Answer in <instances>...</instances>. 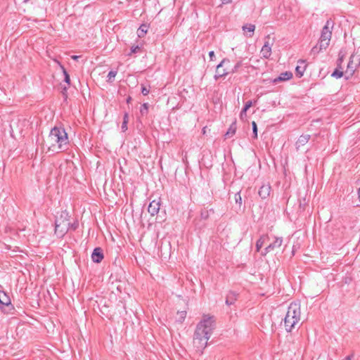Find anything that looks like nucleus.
Masks as SVG:
<instances>
[{
	"label": "nucleus",
	"instance_id": "obj_1",
	"mask_svg": "<svg viewBox=\"0 0 360 360\" xmlns=\"http://www.w3.org/2000/svg\"><path fill=\"white\" fill-rule=\"evenodd\" d=\"M215 328V319L214 316L204 314L202 320L197 324L193 335V345L200 353L207 347V341L210 338Z\"/></svg>",
	"mask_w": 360,
	"mask_h": 360
},
{
	"label": "nucleus",
	"instance_id": "obj_2",
	"mask_svg": "<svg viewBox=\"0 0 360 360\" xmlns=\"http://www.w3.org/2000/svg\"><path fill=\"white\" fill-rule=\"evenodd\" d=\"M69 145L68 134L62 127H54L45 141L48 150L56 153L67 150Z\"/></svg>",
	"mask_w": 360,
	"mask_h": 360
},
{
	"label": "nucleus",
	"instance_id": "obj_3",
	"mask_svg": "<svg viewBox=\"0 0 360 360\" xmlns=\"http://www.w3.org/2000/svg\"><path fill=\"white\" fill-rule=\"evenodd\" d=\"M300 317V304L297 302H292L284 318V327L287 332H290L299 323Z\"/></svg>",
	"mask_w": 360,
	"mask_h": 360
},
{
	"label": "nucleus",
	"instance_id": "obj_4",
	"mask_svg": "<svg viewBox=\"0 0 360 360\" xmlns=\"http://www.w3.org/2000/svg\"><path fill=\"white\" fill-rule=\"evenodd\" d=\"M70 222L69 221L68 213L62 212L60 217L57 218L55 221V233L59 237H63L69 230Z\"/></svg>",
	"mask_w": 360,
	"mask_h": 360
},
{
	"label": "nucleus",
	"instance_id": "obj_5",
	"mask_svg": "<svg viewBox=\"0 0 360 360\" xmlns=\"http://www.w3.org/2000/svg\"><path fill=\"white\" fill-rule=\"evenodd\" d=\"M333 27V22L331 20H328L321 30V37L318 41L321 49H326L328 47L332 37Z\"/></svg>",
	"mask_w": 360,
	"mask_h": 360
},
{
	"label": "nucleus",
	"instance_id": "obj_6",
	"mask_svg": "<svg viewBox=\"0 0 360 360\" xmlns=\"http://www.w3.org/2000/svg\"><path fill=\"white\" fill-rule=\"evenodd\" d=\"M355 56L351 55L347 64V70L345 72V79H349L354 74L358 66L360 65V58L357 59V63H354Z\"/></svg>",
	"mask_w": 360,
	"mask_h": 360
},
{
	"label": "nucleus",
	"instance_id": "obj_7",
	"mask_svg": "<svg viewBox=\"0 0 360 360\" xmlns=\"http://www.w3.org/2000/svg\"><path fill=\"white\" fill-rule=\"evenodd\" d=\"M282 244L283 238L281 237H274V241L262 251V255L265 256L267 253L280 248Z\"/></svg>",
	"mask_w": 360,
	"mask_h": 360
},
{
	"label": "nucleus",
	"instance_id": "obj_8",
	"mask_svg": "<svg viewBox=\"0 0 360 360\" xmlns=\"http://www.w3.org/2000/svg\"><path fill=\"white\" fill-rule=\"evenodd\" d=\"M229 63V60L228 58H224L221 63L217 66L216 75H214L215 80H217L220 77H225L230 73V71H226V70H221L220 68L224 66V64Z\"/></svg>",
	"mask_w": 360,
	"mask_h": 360
},
{
	"label": "nucleus",
	"instance_id": "obj_9",
	"mask_svg": "<svg viewBox=\"0 0 360 360\" xmlns=\"http://www.w3.org/2000/svg\"><path fill=\"white\" fill-rule=\"evenodd\" d=\"M160 200H154L150 202L148 207V211L150 214V215L155 216V214H157L158 213V212L160 210Z\"/></svg>",
	"mask_w": 360,
	"mask_h": 360
},
{
	"label": "nucleus",
	"instance_id": "obj_10",
	"mask_svg": "<svg viewBox=\"0 0 360 360\" xmlns=\"http://www.w3.org/2000/svg\"><path fill=\"white\" fill-rule=\"evenodd\" d=\"M271 190V186L269 184H263L259 190V192H258L259 195L262 199H266L269 196Z\"/></svg>",
	"mask_w": 360,
	"mask_h": 360
},
{
	"label": "nucleus",
	"instance_id": "obj_11",
	"mask_svg": "<svg viewBox=\"0 0 360 360\" xmlns=\"http://www.w3.org/2000/svg\"><path fill=\"white\" fill-rule=\"evenodd\" d=\"M267 39H269V37H267ZM261 54L263 58H269L271 54V46L269 42V40L266 41L264 46L261 49Z\"/></svg>",
	"mask_w": 360,
	"mask_h": 360
},
{
	"label": "nucleus",
	"instance_id": "obj_12",
	"mask_svg": "<svg viewBox=\"0 0 360 360\" xmlns=\"http://www.w3.org/2000/svg\"><path fill=\"white\" fill-rule=\"evenodd\" d=\"M103 258V250L101 248H96L92 254L91 259L96 263H100Z\"/></svg>",
	"mask_w": 360,
	"mask_h": 360
},
{
	"label": "nucleus",
	"instance_id": "obj_13",
	"mask_svg": "<svg viewBox=\"0 0 360 360\" xmlns=\"http://www.w3.org/2000/svg\"><path fill=\"white\" fill-rule=\"evenodd\" d=\"M343 59H342V57H340L338 58V68L333 71V72L332 73L331 76L336 78V79H339V78H341L342 76L345 75V73L343 72L342 71V68L341 67V63L342 62Z\"/></svg>",
	"mask_w": 360,
	"mask_h": 360
},
{
	"label": "nucleus",
	"instance_id": "obj_14",
	"mask_svg": "<svg viewBox=\"0 0 360 360\" xmlns=\"http://www.w3.org/2000/svg\"><path fill=\"white\" fill-rule=\"evenodd\" d=\"M238 294L235 291H229L226 297V304L231 306L238 300Z\"/></svg>",
	"mask_w": 360,
	"mask_h": 360
},
{
	"label": "nucleus",
	"instance_id": "obj_15",
	"mask_svg": "<svg viewBox=\"0 0 360 360\" xmlns=\"http://www.w3.org/2000/svg\"><path fill=\"white\" fill-rule=\"evenodd\" d=\"M298 63L300 65H298L296 68H295V72H296V75L299 77H301L303 75H304V72L306 70V64H305V60H300L298 61Z\"/></svg>",
	"mask_w": 360,
	"mask_h": 360
},
{
	"label": "nucleus",
	"instance_id": "obj_16",
	"mask_svg": "<svg viewBox=\"0 0 360 360\" xmlns=\"http://www.w3.org/2000/svg\"><path fill=\"white\" fill-rule=\"evenodd\" d=\"M11 304L9 296L4 292L0 291V304L8 306Z\"/></svg>",
	"mask_w": 360,
	"mask_h": 360
},
{
	"label": "nucleus",
	"instance_id": "obj_17",
	"mask_svg": "<svg viewBox=\"0 0 360 360\" xmlns=\"http://www.w3.org/2000/svg\"><path fill=\"white\" fill-rule=\"evenodd\" d=\"M309 139H310V135H309V134L301 135L296 142L297 148H298L300 146L305 145L309 141Z\"/></svg>",
	"mask_w": 360,
	"mask_h": 360
},
{
	"label": "nucleus",
	"instance_id": "obj_18",
	"mask_svg": "<svg viewBox=\"0 0 360 360\" xmlns=\"http://www.w3.org/2000/svg\"><path fill=\"white\" fill-rule=\"evenodd\" d=\"M269 240L267 235H262L256 243V251L259 252L263 245Z\"/></svg>",
	"mask_w": 360,
	"mask_h": 360
},
{
	"label": "nucleus",
	"instance_id": "obj_19",
	"mask_svg": "<svg viewBox=\"0 0 360 360\" xmlns=\"http://www.w3.org/2000/svg\"><path fill=\"white\" fill-rule=\"evenodd\" d=\"M255 30V25L252 24H246L243 26V30L249 32V34H247V36L249 37H252Z\"/></svg>",
	"mask_w": 360,
	"mask_h": 360
},
{
	"label": "nucleus",
	"instance_id": "obj_20",
	"mask_svg": "<svg viewBox=\"0 0 360 360\" xmlns=\"http://www.w3.org/2000/svg\"><path fill=\"white\" fill-rule=\"evenodd\" d=\"M292 77V73L291 72L286 71L285 72H282L280 76L275 79V82L278 81H287L290 79Z\"/></svg>",
	"mask_w": 360,
	"mask_h": 360
},
{
	"label": "nucleus",
	"instance_id": "obj_21",
	"mask_svg": "<svg viewBox=\"0 0 360 360\" xmlns=\"http://www.w3.org/2000/svg\"><path fill=\"white\" fill-rule=\"evenodd\" d=\"M148 26L146 24H142L137 30V35L139 38L143 37L148 32Z\"/></svg>",
	"mask_w": 360,
	"mask_h": 360
},
{
	"label": "nucleus",
	"instance_id": "obj_22",
	"mask_svg": "<svg viewBox=\"0 0 360 360\" xmlns=\"http://www.w3.org/2000/svg\"><path fill=\"white\" fill-rule=\"evenodd\" d=\"M236 122L234 121L229 127L228 131H226L225 136L227 137V138H230L231 136H233L236 131Z\"/></svg>",
	"mask_w": 360,
	"mask_h": 360
},
{
	"label": "nucleus",
	"instance_id": "obj_23",
	"mask_svg": "<svg viewBox=\"0 0 360 360\" xmlns=\"http://www.w3.org/2000/svg\"><path fill=\"white\" fill-rule=\"evenodd\" d=\"M129 121V115L128 113H125L123 118V122L122 124V129L123 131H126L127 129V123Z\"/></svg>",
	"mask_w": 360,
	"mask_h": 360
},
{
	"label": "nucleus",
	"instance_id": "obj_24",
	"mask_svg": "<svg viewBox=\"0 0 360 360\" xmlns=\"http://www.w3.org/2000/svg\"><path fill=\"white\" fill-rule=\"evenodd\" d=\"M148 112V103H145L141 105L140 108V112L142 115H146Z\"/></svg>",
	"mask_w": 360,
	"mask_h": 360
},
{
	"label": "nucleus",
	"instance_id": "obj_25",
	"mask_svg": "<svg viewBox=\"0 0 360 360\" xmlns=\"http://www.w3.org/2000/svg\"><path fill=\"white\" fill-rule=\"evenodd\" d=\"M177 314H178V321L181 323L183 322L186 316V311H178Z\"/></svg>",
	"mask_w": 360,
	"mask_h": 360
},
{
	"label": "nucleus",
	"instance_id": "obj_26",
	"mask_svg": "<svg viewBox=\"0 0 360 360\" xmlns=\"http://www.w3.org/2000/svg\"><path fill=\"white\" fill-rule=\"evenodd\" d=\"M61 68H62V70H63V75H64V76H65V78H64L65 82L68 84H70V76H69V75H68V72L66 71L65 68L63 66H61Z\"/></svg>",
	"mask_w": 360,
	"mask_h": 360
},
{
	"label": "nucleus",
	"instance_id": "obj_27",
	"mask_svg": "<svg viewBox=\"0 0 360 360\" xmlns=\"http://www.w3.org/2000/svg\"><path fill=\"white\" fill-rule=\"evenodd\" d=\"M235 201L237 204H238L240 206L242 204V198L240 195V191L237 192L235 194Z\"/></svg>",
	"mask_w": 360,
	"mask_h": 360
},
{
	"label": "nucleus",
	"instance_id": "obj_28",
	"mask_svg": "<svg viewBox=\"0 0 360 360\" xmlns=\"http://www.w3.org/2000/svg\"><path fill=\"white\" fill-rule=\"evenodd\" d=\"M141 51V47L139 45L132 46L130 49V53L129 55H131L132 53H136Z\"/></svg>",
	"mask_w": 360,
	"mask_h": 360
},
{
	"label": "nucleus",
	"instance_id": "obj_29",
	"mask_svg": "<svg viewBox=\"0 0 360 360\" xmlns=\"http://www.w3.org/2000/svg\"><path fill=\"white\" fill-rule=\"evenodd\" d=\"M241 65H242L241 61H238V63H236V64L234 65V67L230 71V73H235V72H238V69L241 67Z\"/></svg>",
	"mask_w": 360,
	"mask_h": 360
},
{
	"label": "nucleus",
	"instance_id": "obj_30",
	"mask_svg": "<svg viewBox=\"0 0 360 360\" xmlns=\"http://www.w3.org/2000/svg\"><path fill=\"white\" fill-rule=\"evenodd\" d=\"M252 126L253 137L255 139H257V126L256 122L253 121L252 122Z\"/></svg>",
	"mask_w": 360,
	"mask_h": 360
},
{
	"label": "nucleus",
	"instance_id": "obj_31",
	"mask_svg": "<svg viewBox=\"0 0 360 360\" xmlns=\"http://www.w3.org/2000/svg\"><path fill=\"white\" fill-rule=\"evenodd\" d=\"M323 49H320V46L319 45V44L314 46L312 49H311V53L314 54V55H316L318 54L319 52H321Z\"/></svg>",
	"mask_w": 360,
	"mask_h": 360
},
{
	"label": "nucleus",
	"instance_id": "obj_32",
	"mask_svg": "<svg viewBox=\"0 0 360 360\" xmlns=\"http://www.w3.org/2000/svg\"><path fill=\"white\" fill-rule=\"evenodd\" d=\"M117 75V71L111 70L108 75V81L110 82Z\"/></svg>",
	"mask_w": 360,
	"mask_h": 360
},
{
	"label": "nucleus",
	"instance_id": "obj_33",
	"mask_svg": "<svg viewBox=\"0 0 360 360\" xmlns=\"http://www.w3.org/2000/svg\"><path fill=\"white\" fill-rule=\"evenodd\" d=\"M252 102L251 101H248L245 103L244 108H243V112H246L247 110L252 106Z\"/></svg>",
	"mask_w": 360,
	"mask_h": 360
},
{
	"label": "nucleus",
	"instance_id": "obj_34",
	"mask_svg": "<svg viewBox=\"0 0 360 360\" xmlns=\"http://www.w3.org/2000/svg\"><path fill=\"white\" fill-rule=\"evenodd\" d=\"M149 92H150V89H147L143 85L141 86V93H142L143 95L146 96V95H148L149 94Z\"/></svg>",
	"mask_w": 360,
	"mask_h": 360
},
{
	"label": "nucleus",
	"instance_id": "obj_35",
	"mask_svg": "<svg viewBox=\"0 0 360 360\" xmlns=\"http://www.w3.org/2000/svg\"><path fill=\"white\" fill-rule=\"evenodd\" d=\"M78 226H79V223L77 221L72 223V224L70 223V229L75 231L77 229Z\"/></svg>",
	"mask_w": 360,
	"mask_h": 360
},
{
	"label": "nucleus",
	"instance_id": "obj_36",
	"mask_svg": "<svg viewBox=\"0 0 360 360\" xmlns=\"http://www.w3.org/2000/svg\"><path fill=\"white\" fill-rule=\"evenodd\" d=\"M209 56H210V60H213L215 58L214 52L213 51H210Z\"/></svg>",
	"mask_w": 360,
	"mask_h": 360
},
{
	"label": "nucleus",
	"instance_id": "obj_37",
	"mask_svg": "<svg viewBox=\"0 0 360 360\" xmlns=\"http://www.w3.org/2000/svg\"><path fill=\"white\" fill-rule=\"evenodd\" d=\"M201 217L204 219H207L208 217V212L207 211L202 212H201Z\"/></svg>",
	"mask_w": 360,
	"mask_h": 360
},
{
	"label": "nucleus",
	"instance_id": "obj_38",
	"mask_svg": "<svg viewBox=\"0 0 360 360\" xmlns=\"http://www.w3.org/2000/svg\"><path fill=\"white\" fill-rule=\"evenodd\" d=\"M222 4H230L232 0H221Z\"/></svg>",
	"mask_w": 360,
	"mask_h": 360
},
{
	"label": "nucleus",
	"instance_id": "obj_39",
	"mask_svg": "<svg viewBox=\"0 0 360 360\" xmlns=\"http://www.w3.org/2000/svg\"><path fill=\"white\" fill-rule=\"evenodd\" d=\"M244 116H246V112H243V109L240 112V117L241 119H243Z\"/></svg>",
	"mask_w": 360,
	"mask_h": 360
},
{
	"label": "nucleus",
	"instance_id": "obj_40",
	"mask_svg": "<svg viewBox=\"0 0 360 360\" xmlns=\"http://www.w3.org/2000/svg\"><path fill=\"white\" fill-rule=\"evenodd\" d=\"M352 355L347 356L344 360H352Z\"/></svg>",
	"mask_w": 360,
	"mask_h": 360
},
{
	"label": "nucleus",
	"instance_id": "obj_41",
	"mask_svg": "<svg viewBox=\"0 0 360 360\" xmlns=\"http://www.w3.org/2000/svg\"><path fill=\"white\" fill-rule=\"evenodd\" d=\"M79 57H80V56H72V57H71V58H72L73 60H77Z\"/></svg>",
	"mask_w": 360,
	"mask_h": 360
},
{
	"label": "nucleus",
	"instance_id": "obj_42",
	"mask_svg": "<svg viewBox=\"0 0 360 360\" xmlns=\"http://www.w3.org/2000/svg\"><path fill=\"white\" fill-rule=\"evenodd\" d=\"M131 100V98L130 96H129V97L127 98V103H130Z\"/></svg>",
	"mask_w": 360,
	"mask_h": 360
},
{
	"label": "nucleus",
	"instance_id": "obj_43",
	"mask_svg": "<svg viewBox=\"0 0 360 360\" xmlns=\"http://www.w3.org/2000/svg\"><path fill=\"white\" fill-rule=\"evenodd\" d=\"M67 91V87L63 88V94H65V92Z\"/></svg>",
	"mask_w": 360,
	"mask_h": 360
}]
</instances>
